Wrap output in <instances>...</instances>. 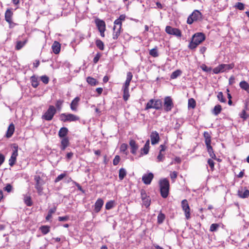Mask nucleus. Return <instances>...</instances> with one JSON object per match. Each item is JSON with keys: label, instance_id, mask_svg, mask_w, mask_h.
Instances as JSON below:
<instances>
[{"label": "nucleus", "instance_id": "nucleus-1", "mask_svg": "<svg viewBox=\"0 0 249 249\" xmlns=\"http://www.w3.org/2000/svg\"><path fill=\"white\" fill-rule=\"evenodd\" d=\"M44 174L41 172L36 173V175L34 176L35 187L39 195H41L43 193V186L45 184V181L44 180Z\"/></svg>", "mask_w": 249, "mask_h": 249}, {"label": "nucleus", "instance_id": "nucleus-2", "mask_svg": "<svg viewBox=\"0 0 249 249\" xmlns=\"http://www.w3.org/2000/svg\"><path fill=\"white\" fill-rule=\"evenodd\" d=\"M205 39L204 34L197 33L195 34L192 37V40L190 43L189 47L191 49H195L199 44H200Z\"/></svg>", "mask_w": 249, "mask_h": 249}, {"label": "nucleus", "instance_id": "nucleus-3", "mask_svg": "<svg viewBox=\"0 0 249 249\" xmlns=\"http://www.w3.org/2000/svg\"><path fill=\"white\" fill-rule=\"evenodd\" d=\"M160 192L163 198H166L169 195V182L167 178H163L159 181Z\"/></svg>", "mask_w": 249, "mask_h": 249}, {"label": "nucleus", "instance_id": "nucleus-4", "mask_svg": "<svg viewBox=\"0 0 249 249\" xmlns=\"http://www.w3.org/2000/svg\"><path fill=\"white\" fill-rule=\"evenodd\" d=\"M162 106V102L160 99H150L147 102L145 109L148 110L150 108H154L156 109H160Z\"/></svg>", "mask_w": 249, "mask_h": 249}, {"label": "nucleus", "instance_id": "nucleus-5", "mask_svg": "<svg viewBox=\"0 0 249 249\" xmlns=\"http://www.w3.org/2000/svg\"><path fill=\"white\" fill-rule=\"evenodd\" d=\"M234 67L233 64H222L219 65L213 69V72L215 74L227 71L232 69Z\"/></svg>", "mask_w": 249, "mask_h": 249}, {"label": "nucleus", "instance_id": "nucleus-6", "mask_svg": "<svg viewBox=\"0 0 249 249\" xmlns=\"http://www.w3.org/2000/svg\"><path fill=\"white\" fill-rule=\"evenodd\" d=\"M56 112V110L54 106H50L48 110L42 116V118L46 121H51L53 118Z\"/></svg>", "mask_w": 249, "mask_h": 249}, {"label": "nucleus", "instance_id": "nucleus-7", "mask_svg": "<svg viewBox=\"0 0 249 249\" xmlns=\"http://www.w3.org/2000/svg\"><path fill=\"white\" fill-rule=\"evenodd\" d=\"M181 208L184 212L186 218L189 219L190 218V208L186 199L182 200Z\"/></svg>", "mask_w": 249, "mask_h": 249}, {"label": "nucleus", "instance_id": "nucleus-8", "mask_svg": "<svg viewBox=\"0 0 249 249\" xmlns=\"http://www.w3.org/2000/svg\"><path fill=\"white\" fill-rule=\"evenodd\" d=\"M201 17V13L198 10H195L194 12L188 17L187 19V23L189 24H192L194 21H196L200 19Z\"/></svg>", "mask_w": 249, "mask_h": 249}, {"label": "nucleus", "instance_id": "nucleus-9", "mask_svg": "<svg viewBox=\"0 0 249 249\" xmlns=\"http://www.w3.org/2000/svg\"><path fill=\"white\" fill-rule=\"evenodd\" d=\"M165 32L169 35H174L178 37L181 36V31L178 28H173L170 26H167L165 28Z\"/></svg>", "mask_w": 249, "mask_h": 249}, {"label": "nucleus", "instance_id": "nucleus-10", "mask_svg": "<svg viewBox=\"0 0 249 249\" xmlns=\"http://www.w3.org/2000/svg\"><path fill=\"white\" fill-rule=\"evenodd\" d=\"M164 110L168 112L170 111L173 107V103L171 98L169 96L166 97L164 102Z\"/></svg>", "mask_w": 249, "mask_h": 249}, {"label": "nucleus", "instance_id": "nucleus-11", "mask_svg": "<svg viewBox=\"0 0 249 249\" xmlns=\"http://www.w3.org/2000/svg\"><path fill=\"white\" fill-rule=\"evenodd\" d=\"M14 149L13 151L12 155L9 160V164L11 166H13L16 161L17 157L18 155V146H14Z\"/></svg>", "mask_w": 249, "mask_h": 249}, {"label": "nucleus", "instance_id": "nucleus-12", "mask_svg": "<svg viewBox=\"0 0 249 249\" xmlns=\"http://www.w3.org/2000/svg\"><path fill=\"white\" fill-rule=\"evenodd\" d=\"M154 178V175L152 173L148 174H144L142 177V180L145 184H150Z\"/></svg>", "mask_w": 249, "mask_h": 249}, {"label": "nucleus", "instance_id": "nucleus-13", "mask_svg": "<svg viewBox=\"0 0 249 249\" xmlns=\"http://www.w3.org/2000/svg\"><path fill=\"white\" fill-rule=\"evenodd\" d=\"M104 205V201L102 198H98L95 203L94 212L99 213Z\"/></svg>", "mask_w": 249, "mask_h": 249}, {"label": "nucleus", "instance_id": "nucleus-14", "mask_svg": "<svg viewBox=\"0 0 249 249\" xmlns=\"http://www.w3.org/2000/svg\"><path fill=\"white\" fill-rule=\"evenodd\" d=\"M80 100V98L79 97H76L71 102L70 105V107L71 110L73 111H77V107L79 105V102Z\"/></svg>", "mask_w": 249, "mask_h": 249}, {"label": "nucleus", "instance_id": "nucleus-15", "mask_svg": "<svg viewBox=\"0 0 249 249\" xmlns=\"http://www.w3.org/2000/svg\"><path fill=\"white\" fill-rule=\"evenodd\" d=\"M150 139L152 144L157 143L160 140L159 133L156 131H153L150 135Z\"/></svg>", "mask_w": 249, "mask_h": 249}, {"label": "nucleus", "instance_id": "nucleus-16", "mask_svg": "<svg viewBox=\"0 0 249 249\" xmlns=\"http://www.w3.org/2000/svg\"><path fill=\"white\" fill-rule=\"evenodd\" d=\"M238 196L241 198H247L249 196V190L241 187L238 191Z\"/></svg>", "mask_w": 249, "mask_h": 249}, {"label": "nucleus", "instance_id": "nucleus-17", "mask_svg": "<svg viewBox=\"0 0 249 249\" xmlns=\"http://www.w3.org/2000/svg\"><path fill=\"white\" fill-rule=\"evenodd\" d=\"M70 142L68 137L61 138L60 147L61 150L64 151L69 145Z\"/></svg>", "mask_w": 249, "mask_h": 249}, {"label": "nucleus", "instance_id": "nucleus-18", "mask_svg": "<svg viewBox=\"0 0 249 249\" xmlns=\"http://www.w3.org/2000/svg\"><path fill=\"white\" fill-rule=\"evenodd\" d=\"M15 131V125L13 123H11L8 126L6 133V137L9 138L12 137Z\"/></svg>", "mask_w": 249, "mask_h": 249}, {"label": "nucleus", "instance_id": "nucleus-19", "mask_svg": "<svg viewBox=\"0 0 249 249\" xmlns=\"http://www.w3.org/2000/svg\"><path fill=\"white\" fill-rule=\"evenodd\" d=\"M95 23L99 31L106 30V24L103 20L97 19L96 20Z\"/></svg>", "mask_w": 249, "mask_h": 249}, {"label": "nucleus", "instance_id": "nucleus-20", "mask_svg": "<svg viewBox=\"0 0 249 249\" xmlns=\"http://www.w3.org/2000/svg\"><path fill=\"white\" fill-rule=\"evenodd\" d=\"M129 145L131 147V152L133 154H135L138 148V146L136 144V142L133 140H131L129 142Z\"/></svg>", "mask_w": 249, "mask_h": 249}, {"label": "nucleus", "instance_id": "nucleus-21", "mask_svg": "<svg viewBox=\"0 0 249 249\" xmlns=\"http://www.w3.org/2000/svg\"><path fill=\"white\" fill-rule=\"evenodd\" d=\"M52 48L55 54H58L60 51V44L57 41H54L53 44Z\"/></svg>", "mask_w": 249, "mask_h": 249}, {"label": "nucleus", "instance_id": "nucleus-22", "mask_svg": "<svg viewBox=\"0 0 249 249\" xmlns=\"http://www.w3.org/2000/svg\"><path fill=\"white\" fill-rule=\"evenodd\" d=\"M13 16V12L10 9H7L5 13V20L9 23H12V17Z\"/></svg>", "mask_w": 249, "mask_h": 249}, {"label": "nucleus", "instance_id": "nucleus-23", "mask_svg": "<svg viewBox=\"0 0 249 249\" xmlns=\"http://www.w3.org/2000/svg\"><path fill=\"white\" fill-rule=\"evenodd\" d=\"M68 133V129L67 127H63L61 128L58 132V136L60 138L67 137L66 136Z\"/></svg>", "mask_w": 249, "mask_h": 249}, {"label": "nucleus", "instance_id": "nucleus-24", "mask_svg": "<svg viewBox=\"0 0 249 249\" xmlns=\"http://www.w3.org/2000/svg\"><path fill=\"white\" fill-rule=\"evenodd\" d=\"M150 147V141L149 140H148L143 148L141 149V153L142 154L146 155L148 153Z\"/></svg>", "mask_w": 249, "mask_h": 249}, {"label": "nucleus", "instance_id": "nucleus-25", "mask_svg": "<svg viewBox=\"0 0 249 249\" xmlns=\"http://www.w3.org/2000/svg\"><path fill=\"white\" fill-rule=\"evenodd\" d=\"M122 28L113 27V33L112 38L113 39H117L121 33V30Z\"/></svg>", "mask_w": 249, "mask_h": 249}, {"label": "nucleus", "instance_id": "nucleus-26", "mask_svg": "<svg viewBox=\"0 0 249 249\" xmlns=\"http://www.w3.org/2000/svg\"><path fill=\"white\" fill-rule=\"evenodd\" d=\"M239 86L241 89L245 90L249 93V84L247 82L245 81H241L239 84Z\"/></svg>", "mask_w": 249, "mask_h": 249}, {"label": "nucleus", "instance_id": "nucleus-27", "mask_svg": "<svg viewBox=\"0 0 249 249\" xmlns=\"http://www.w3.org/2000/svg\"><path fill=\"white\" fill-rule=\"evenodd\" d=\"M24 202L28 206H31L32 204V201L31 199V197L29 195H24Z\"/></svg>", "mask_w": 249, "mask_h": 249}, {"label": "nucleus", "instance_id": "nucleus-28", "mask_svg": "<svg viewBox=\"0 0 249 249\" xmlns=\"http://www.w3.org/2000/svg\"><path fill=\"white\" fill-rule=\"evenodd\" d=\"M27 41V40L26 39L23 41H17L16 49L18 50L21 49L25 45Z\"/></svg>", "mask_w": 249, "mask_h": 249}, {"label": "nucleus", "instance_id": "nucleus-29", "mask_svg": "<svg viewBox=\"0 0 249 249\" xmlns=\"http://www.w3.org/2000/svg\"><path fill=\"white\" fill-rule=\"evenodd\" d=\"M67 115L68 122H74L79 120V118L74 114L68 113Z\"/></svg>", "mask_w": 249, "mask_h": 249}, {"label": "nucleus", "instance_id": "nucleus-30", "mask_svg": "<svg viewBox=\"0 0 249 249\" xmlns=\"http://www.w3.org/2000/svg\"><path fill=\"white\" fill-rule=\"evenodd\" d=\"M31 81L32 86L34 88H36L38 86V81L37 78L35 76H32L31 77Z\"/></svg>", "mask_w": 249, "mask_h": 249}, {"label": "nucleus", "instance_id": "nucleus-31", "mask_svg": "<svg viewBox=\"0 0 249 249\" xmlns=\"http://www.w3.org/2000/svg\"><path fill=\"white\" fill-rule=\"evenodd\" d=\"M123 99L124 101H127L130 95L129 94V89H125L123 88Z\"/></svg>", "mask_w": 249, "mask_h": 249}, {"label": "nucleus", "instance_id": "nucleus-32", "mask_svg": "<svg viewBox=\"0 0 249 249\" xmlns=\"http://www.w3.org/2000/svg\"><path fill=\"white\" fill-rule=\"evenodd\" d=\"M221 110H222V108H221V106L219 105H217L214 107L213 110V113L215 115H217L218 114H219L220 113Z\"/></svg>", "mask_w": 249, "mask_h": 249}, {"label": "nucleus", "instance_id": "nucleus-33", "mask_svg": "<svg viewBox=\"0 0 249 249\" xmlns=\"http://www.w3.org/2000/svg\"><path fill=\"white\" fill-rule=\"evenodd\" d=\"M87 82L91 86H95L98 83L95 79L89 76L87 77Z\"/></svg>", "mask_w": 249, "mask_h": 249}, {"label": "nucleus", "instance_id": "nucleus-34", "mask_svg": "<svg viewBox=\"0 0 249 249\" xmlns=\"http://www.w3.org/2000/svg\"><path fill=\"white\" fill-rule=\"evenodd\" d=\"M126 172L124 168H121L119 170V179L122 180L124 179V177L126 176Z\"/></svg>", "mask_w": 249, "mask_h": 249}, {"label": "nucleus", "instance_id": "nucleus-35", "mask_svg": "<svg viewBox=\"0 0 249 249\" xmlns=\"http://www.w3.org/2000/svg\"><path fill=\"white\" fill-rule=\"evenodd\" d=\"M50 227L48 226H42L40 227V230L43 234H46L50 231Z\"/></svg>", "mask_w": 249, "mask_h": 249}, {"label": "nucleus", "instance_id": "nucleus-36", "mask_svg": "<svg viewBox=\"0 0 249 249\" xmlns=\"http://www.w3.org/2000/svg\"><path fill=\"white\" fill-rule=\"evenodd\" d=\"M207 151L209 154V156L213 159L215 160L216 159V156L214 153L213 148L212 146L207 147Z\"/></svg>", "mask_w": 249, "mask_h": 249}, {"label": "nucleus", "instance_id": "nucleus-37", "mask_svg": "<svg viewBox=\"0 0 249 249\" xmlns=\"http://www.w3.org/2000/svg\"><path fill=\"white\" fill-rule=\"evenodd\" d=\"M55 211H56L55 207H53V208L50 209L49 210L48 214H47V216L46 217V219L47 220H49L51 218L52 214L53 213H54L55 212Z\"/></svg>", "mask_w": 249, "mask_h": 249}, {"label": "nucleus", "instance_id": "nucleus-38", "mask_svg": "<svg viewBox=\"0 0 249 249\" xmlns=\"http://www.w3.org/2000/svg\"><path fill=\"white\" fill-rule=\"evenodd\" d=\"M181 73V71L179 70H177L174 72H172V73L171 75V79H176L177 78L178 76H179Z\"/></svg>", "mask_w": 249, "mask_h": 249}, {"label": "nucleus", "instance_id": "nucleus-39", "mask_svg": "<svg viewBox=\"0 0 249 249\" xmlns=\"http://www.w3.org/2000/svg\"><path fill=\"white\" fill-rule=\"evenodd\" d=\"M96 46L100 50H104V44L102 41H101L100 39H97L96 41Z\"/></svg>", "mask_w": 249, "mask_h": 249}, {"label": "nucleus", "instance_id": "nucleus-40", "mask_svg": "<svg viewBox=\"0 0 249 249\" xmlns=\"http://www.w3.org/2000/svg\"><path fill=\"white\" fill-rule=\"evenodd\" d=\"M165 215L160 212L158 216V223L159 224L162 223L165 219Z\"/></svg>", "mask_w": 249, "mask_h": 249}, {"label": "nucleus", "instance_id": "nucleus-41", "mask_svg": "<svg viewBox=\"0 0 249 249\" xmlns=\"http://www.w3.org/2000/svg\"><path fill=\"white\" fill-rule=\"evenodd\" d=\"M196 105V101L193 98H191L188 100V107L194 108Z\"/></svg>", "mask_w": 249, "mask_h": 249}, {"label": "nucleus", "instance_id": "nucleus-42", "mask_svg": "<svg viewBox=\"0 0 249 249\" xmlns=\"http://www.w3.org/2000/svg\"><path fill=\"white\" fill-rule=\"evenodd\" d=\"M142 201L143 205H144L146 208H147L150 206L151 200L149 196L146 198H144V199L142 200Z\"/></svg>", "mask_w": 249, "mask_h": 249}, {"label": "nucleus", "instance_id": "nucleus-43", "mask_svg": "<svg viewBox=\"0 0 249 249\" xmlns=\"http://www.w3.org/2000/svg\"><path fill=\"white\" fill-rule=\"evenodd\" d=\"M217 98L219 101H220L222 103H226V99L224 97L223 93L222 92H219L217 94Z\"/></svg>", "mask_w": 249, "mask_h": 249}, {"label": "nucleus", "instance_id": "nucleus-44", "mask_svg": "<svg viewBox=\"0 0 249 249\" xmlns=\"http://www.w3.org/2000/svg\"><path fill=\"white\" fill-rule=\"evenodd\" d=\"M114 201L110 200L109 201H108L106 204V206H105L106 209L107 210H110V209H112L114 207Z\"/></svg>", "mask_w": 249, "mask_h": 249}, {"label": "nucleus", "instance_id": "nucleus-45", "mask_svg": "<svg viewBox=\"0 0 249 249\" xmlns=\"http://www.w3.org/2000/svg\"><path fill=\"white\" fill-rule=\"evenodd\" d=\"M149 54L153 57H158L159 54H158V53L157 49L156 47L155 48H154V49L150 50Z\"/></svg>", "mask_w": 249, "mask_h": 249}, {"label": "nucleus", "instance_id": "nucleus-46", "mask_svg": "<svg viewBox=\"0 0 249 249\" xmlns=\"http://www.w3.org/2000/svg\"><path fill=\"white\" fill-rule=\"evenodd\" d=\"M219 225L218 224L214 223L212 224L210 228V231L212 232L215 231L217 230Z\"/></svg>", "mask_w": 249, "mask_h": 249}, {"label": "nucleus", "instance_id": "nucleus-47", "mask_svg": "<svg viewBox=\"0 0 249 249\" xmlns=\"http://www.w3.org/2000/svg\"><path fill=\"white\" fill-rule=\"evenodd\" d=\"M66 176V174L65 173H62L59 176L55 179L54 182L56 183L61 180L64 178Z\"/></svg>", "mask_w": 249, "mask_h": 249}, {"label": "nucleus", "instance_id": "nucleus-48", "mask_svg": "<svg viewBox=\"0 0 249 249\" xmlns=\"http://www.w3.org/2000/svg\"><path fill=\"white\" fill-rule=\"evenodd\" d=\"M60 119L63 122H68L67 114L62 113L60 116Z\"/></svg>", "mask_w": 249, "mask_h": 249}, {"label": "nucleus", "instance_id": "nucleus-49", "mask_svg": "<svg viewBox=\"0 0 249 249\" xmlns=\"http://www.w3.org/2000/svg\"><path fill=\"white\" fill-rule=\"evenodd\" d=\"M235 7L240 10H243L245 8L244 4L242 2H237L235 5Z\"/></svg>", "mask_w": 249, "mask_h": 249}, {"label": "nucleus", "instance_id": "nucleus-50", "mask_svg": "<svg viewBox=\"0 0 249 249\" xmlns=\"http://www.w3.org/2000/svg\"><path fill=\"white\" fill-rule=\"evenodd\" d=\"M40 79H41V81L45 84H48L49 82V77L48 76H47L46 75H43V76H41Z\"/></svg>", "mask_w": 249, "mask_h": 249}, {"label": "nucleus", "instance_id": "nucleus-51", "mask_svg": "<svg viewBox=\"0 0 249 249\" xmlns=\"http://www.w3.org/2000/svg\"><path fill=\"white\" fill-rule=\"evenodd\" d=\"M164 158L165 157L164 155L162 153L159 152L157 157V162L162 161L164 160Z\"/></svg>", "mask_w": 249, "mask_h": 249}, {"label": "nucleus", "instance_id": "nucleus-52", "mask_svg": "<svg viewBox=\"0 0 249 249\" xmlns=\"http://www.w3.org/2000/svg\"><path fill=\"white\" fill-rule=\"evenodd\" d=\"M114 27L122 28V22L118 18L114 21Z\"/></svg>", "mask_w": 249, "mask_h": 249}, {"label": "nucleus", "instance_id": "nucleus-53", "mask_svg": "<svg viewBox=\"0 0 249 249\" xmlns=\"http://www.w3.org/2000/svg\"><path fill=\"white\" fill-rule=\"evenodd\" d=\"M240 116L241 118L246 120L248 117L249 115L246 113L245 109L242 110L241 113L240 114Z\"/></svg>", "mask_w": 249, "mask_h": 249}, {"label": "nucleus", "instance_id": "nucleus-54", "mask_svg": "<svg viewBox=\"0 0 249 249\" xmlns=\"http://www.w3.org/2000/svg\"><path fill=\"white\" fill-rule=\"evenodd\" d=\"M63 103V101L61 100H58L56 102L55 106L58 109H60L61 108V106Z\"/></svg>", "mask_w": 249, "mask_h": 249}, {"label": "nucleus", "instance_id": "nucleus-55", "mask_svg": "<svg viewBox=\"0 0 249 249\" xmlns=\"http://www.w3.org/2000/svg\"><path fill=\"white\" fill-rule=\"evenodd\" d=\"M3 189L8 193H10L12 191V186L10 184H7Z\"/></svg>", "mask_w": 249, "mask_h": 249}, {"label": "nucleus", "instance_id": "nucleus-56", "mask_svg": "<svg viewBox=\"0 0 249 249\" xmlns=\"http://www.w3.org/2000/svg\"><path fill=\"white\" fill-rule=\"evenodd\" d=\"M120 157L118 155H116L115 157V158L113 160V164L114 165H117L119 163V162L120 161Z\"/></svg>", "mask_w": 249, "mask_h": 249}, {"label": "nucleus", "instance_id": "nucleus-57", "mask_svg": "<svg viewBox=\"0 0 249 249\" xmlns=\"http://www.w3.org/2000/svg\"><path fill=\"white\" fill-rule=\"evenodd\" d=\"M201 68L203 71L206 72H209L211 70V68L208 67L206 65L204 64H203L201 66Z\"/></svg>", "mask_w": 249, "mask_h": 249}, {"label": "nucleus", "instance_id": "nucleus-58", "mask_svg": "<svg viewBox=\"0 0 249 249\" xmlns=\"http://www.w3.org/2000/svg\"><path fill=\"white\" fill-rule=\"evenodd\" d=\"M127 148V145L125 143H123L120 146V150L123 152H125Z\"/></svg>", "mask_w": 249, "mask_h": 249}, {"label": "nucleus", "instance_id": "nucleus-59", "mask_svg": "<svg viewBox=\"0 0 249 249\" xmlns=\"http://www.w3.org/2000/svg\"><path fill=\"white\" fill-rule=\"evenodd\" d=\"M141 198L142 200L146 198L148 196H147L145 191L144 190H142L141 191Z\"/></svg>", "mask_w": 249, "mask_h": 249}, {"label": "nucleus", "instance_id": "nucleus-60", "mask_svg": "<svg viewBox=\"0 0 249 249\" xmlns=\"http://www.w3.org/2000/svg\"><path fill=\"white\" fill-rule=\"evenodd\" d=\"M171 178L172 179L173 181H174L175 179L177 177V173L176 171H174L170 174Z\"/></svg>", "mask_w": 249, "mask_h": 249}, {"label": "nucleus", "instance_id": "nucleus-61", "mask_svg": "<svg viewBox=\"0 0 249 249\" xmlns=\"http://www.w3.org/2000/svg\"><path fill=\"white\" fill-rule=\"evenodd\" d=\"M208 163L210 166L211 168L213 170L214 166V162L212 159H209L208 160Z\"/></svg>", "mask_w": 249, "mask_h": 249}, {"label": "nucleus", "instance_id": "nucleus-62", "mask_svg": "<svg viewBox=\"0 0 249 249\" xmlns=\"http://www.w3.org/2000/svg\"><path fill=\"white\" fill-rule=\"evenodd\" d=\"M131 80L126 79L125 82L123 87V88L125 89H129V86L130 85V83Z\"/></svg>", "mask_w": 249, "mask_h": 249}, {"label": "nucleus", "instance_id": "nucleus-63", "mask_svg": "<svg viewBox=\"0 0 249 249\" xmlns=\"http://www.w3.org/2000/svg\"><path fill=\"white\" fill-rule=\"evenodd\" d=\"M69 217L67 216L58 217V220L59 221H67Z\"/></svg>", "mask_w": 249, "mask_h": 249}, {"label": "nucleus", "instance_id": "nucleus-64", "mask_svg": "<svg viewBox=\"0 0 249 249\" xmlns=\"http://www.w3.org/2000/svg\"><path fill=\"white\" fill-rule=\"evenodd\" d=\"M205 142L206 145V147H208L209 146H212L211 145V139H205Z\"/></svg>", "mask_w": 249, "mask_h": 249}]
</instances>
